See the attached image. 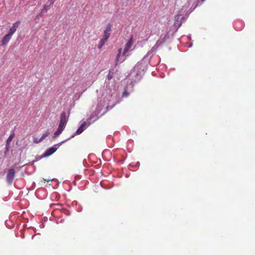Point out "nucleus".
<instances>
[{"label":"nucleus","instance_id":"nucleus-1","mask_svg":"<svg viewBox=\"0 0 255 255\" xmlns=\"http://www.w3.org/2000/svg\"><path fill=\"white\" fill-rule=\"evenodd\" d=\"M112 31V24L109 23L105 29L104 31V33L102 38L101 39L98 45V47L99 49H102V47L104 45L105 43L109 39Z\"/></svg>","mask_w":255,"mask_h":255},{"label":"nucleus","instance_id":"nucleus-2","mask_svg":"<svg viewBox=\"0 0 255 255\" xmlns=\"http://www.w3.org/2000/svg\"><path fill=\"white\" fill-rule=\"evenodd\" d=\"M69 140V138H67L64 140H63L61 141L60 142L54 145L53 146L48 148L47 150H46L43 153V156L48 157L51 154H52L53 153H54L58 148L63 143H64L65 142L67 141V140Z\"/></svg>","mask_w":255,"mask_h":255},{"label":"nucleus","instance_id":"nucleus-3","mask_svg":"<svg viewBox=\"0 0 255 255\" xmlns=\"http://www.w3.org/2000/svg\"><path fill=\"white\" fill-rule=\"evenodd\" d=\"M89 126L87 125L86 121L83 119L79 122V127L76 130V131L73 134L68 138L71 139L74 137L76 135H79L82 133Z\"/></svg>","mask_w":255,"mask_h":255},{"label":"nucleus","instance_id":"nucleus-4","mask_svg":"<svg viewBox=\"0 0 255 255\" xmlns=\"http://www.w3.org/2000/svg\"><path fill=\"white\" fill-rule=\"evenodd\" d=\"M15 175V171L13 168H10L8 170L6 181L8 185H11L14 180Z\"/></svg>","mask_w":255,"mask_h":255},{"label":"nucleus","instance_id":"nucleus-5","mask_svg":"<svg viewBox=\"0 0 255 255\" xmlns=\"http://www.w3.org/2000/svg\"><path fill=\"white\" fill-rule=\"evenodd\" d=\"M69 115V113L67 114L65 112H63L61 113L60 116V123L59 124V126L65 128L68 122Z\"/></svg>","mask_w":255,"mask_h":255},{"label":"nucleus","instance_id":"nucleus-6","mask_svg":"<svg viewBox=\"0 0 255 255\" xmlns=\"http://www.w3.org/2000/svg\"><path fill=\"white\" fill-rule=\"evenodd\" d=\"M85 121L88 126L94 123L96 121V113L93 112L90 115H88L87 118Z\"/></svg>","mask_w":255,"mask_h":255},{"label":"nucleus","instance_id":"nucleus-7","mask_svg":"<svg viewBox=\"0 0 255 255\" xmlns=\"http://www.w3.org/2000/svg\"><path fill=\"white\" fill-rule=\"evenodd\" d=\"M132 44H133V36L131 35L129 39L127 42V43L126 44V46H125V47L124 49V51L123 53V55L124 56L126 55V54L130 48L131 47Z\"/></svg>","mask_w":255,"mask_h":255},{"label":"nucleus","instance_id":"nucleus-8","mask_svg":"<svg viewBox=\"0 0 255 255\" xmlns=\"http://www.w3.org/2000/svg\"><path fill=\"white\" fill-rule=\"evenodd\" d=\"M20 23V21L19 20H18L16 21L15 23H14L12 26L10 28L9 30L8 31V34L9 35H11V36L12 35L15 33L16 31L17 28L19 26V25Z\"/></svg>","mask_w":255,"mask_h":255},{"label":"nucleus","instance_id":"nucleus-9","mask_svg":"<svg viewBox=\"0 0 255 255\" xmlns=\"http://www.w3.org/2000/svg\"><path fill=\"white\" fill-rule=\"evenodd\" d=\"M49 131L48 130H47L42 134V136L39 139H37L36 138L34 139V142L37 143L41 142L43 139H44L46 137H47L49 135Z\"/></svg>","mask_w":255,"mask_h":255},{"label":"nucleus","instance_id":"nucleus-10","mask_svg":"<svg viewBox=\"0 0 255 255\" xmlns=\"http://www.w3.org/2000/svg\"><path fill=\"white\" fill-rule=\"evenodd\" d=\"M11 37L12 36L11 35H9L8 34H7L5 35H4L1 40V45H5L7 44V43L9 42V41L11 38Z\"/></svg>","mask_w":255,"mask_h":255},{"label":"nucleus","instance_id":"nucleus-11","mask_svg":"<svg viewBox=\"0 0 255 255\" xmlns=\"http://www.w3.org/2000/svg\"><path fill=\"white\" fill-rule=\"evenodd\" d=\"M65 128L58 126L57 130L54 133L53 138H55L58 136L63 131Z\"/></svg>","mask_w":255,"mask_h":255},{"label":"nucleus","instance_id":"nucleus-12","mask_svg":"<svg viewBox=\"0 0 255 255\" xmlns=\"http://www.w3.org/2000/svg\"><path fill=\"white\" fill-rule=\"evenodd\" d=\"M122 48H121L119 49L118 50V53L117 55V57H116V64L117 65L118 62H123L125 60H126V58H124L123 60H122V61H120V57L121 56V53H122Z\"/></svg>","mask_w":255,"mask_h":255},{"label":"nucleus","instance_id":"nucleus-13","mask_svg":"<svg viewBox=\"0 0 255 255\" xmlns=\"http://www.w3.org/2000/svg\"><path fill=\"white\" fill-rule=\"evenodd\" d=\"M50 7L51 6H49V4L47 3L44 4L42 9L41 10V13L39 14V16H42L43 13L46 12L47 11V9Z\"/></svg>","mask_w":255,"mask_h":255},{"label":"nucleus","instance_id":"nucleus-14","mask_svg":"<svg viewBox=\"0 0 255 255\" xmlns=\"http://www.w3.org/2000/svg\"><path fill=\"white\" fill-rule=\"evenodd\" d=\"M14 134L13 132L12 131V132L9 136L8 138L7 139L6 143L10 144V142H11V140H12L13 138L14 137Z\"/></svg>","mask_w":255,"mask_h":255},{"label":"nucleus","instance_id":"nucleus-15","mask_svg":"<svg viewBox=\"0 0 255 255\" xmlns=\"http://www.w3.org/2000/svg\"><path fill=\"white\" fill-rule=\"evenodd\" d=\"M10 144H8V143H6V144H5V151H4V155H6L7 154V153L8 152L9 150V148H10Z\"/></svg>","mask_w":255,"mask_h":255},{"label":"nucleus","instance_id":"nucleus-16","mask_svg":"<svg viewBox=\"0 0 255 255\" xmlns=\"http://www.w3.org/2000/svg\"><path fill=\"white\" fill-rule=\"evenodd\" d=\"M43 157H45V156H43V154L41 155L40 156H37L35 157V159L33 161V162H36L37 161L41 159H42Z\"/></svg>","mask_w":255,"mask_h":255},{"label":"nucleus","instance_id":"nucleus-17","mask_svg":"<svg viewBox=\"0 0 255 255\" xmlns=\"http://www.w3.org/2000/svg\"><path fill=\"white\" fill-rule=\"evenodd\" d=\"M113 76V73L110 71L109 74L107 75V78L109 80H110L112 79Z\"/></svg>","mask_w":255,"mask_h":255},{"label":"nucleus","instance_id":"nucleus-18","mask_svg":"<svg viewBox=\"0 0 255 255\" xmlns=\"http://www.w3.org/2000/svg\"><path fill=\"white\" fill-rule=\"evenodd\" d=\"M56 0H48L47 1V3L49 4V6H51L53 5V3Z\"/></svg>","mask_w":255,"mask_h":255},{"label":"nucleus","instance_id":"nucleus-19","mask_svg":"<svg viewBox=\"0 0 255 255\" xmlns=\"http://www.w3.org/2000/svg\"><path fill=\"white\" fill-rule=\"evenodd\" d=\"M129 95V93L127 92V91H125L123 94V97H128Z\"/></svg>","mask_w":255,"mask_h":255},{"label":"nucleus","instance_id":"nucleus-20","mask_svg":"<svg viewBox=\"0 0 255 255\" xmlns=\"http://www.w3.org/2000/svg\"><path fill=\"white\" fill-rule=\"evenodd\" d=\"M99 161L100 163H101V160L100 159H99V160L97 159V161H96L97 164L99 162Z\"/></svg>","mask_w":255,"mask_h":255},{"label":"nucleus","instance_id":"nucleus-21","mask_svg":"<svg viewBox=\"0 0 255 255\" xmlns=\"http://www.w3.org/2000/svg\"><path fill=\"white\" fill-rule=\"evenodd\" d=\"M51 180H52L51 179H48L47 181H51Z\"/></svg>","mask_w":255,"mask_h":255},{"label":"nucleus","instance_id":"nucleus-22","mask_svg":"<svg viewBox=\"0 0 255 255\" xmlns=\"http://www.w3.org/2000/svg\"><path fill=\"white\" fill-rule=\"evenodd\" d=\"M33 238H34V236H32V239H33Z\"/></svg>","mask_w":255,"mask_h":255},{"label":"nucleus","instance_id":"nucleus-23","mask_svg":"<svg viewBox=\"0 0 255 255\" xmlns=\"http://www.w3.org/2000/svg\"><path fill=\"white\" fill-rule=\"evenodd\" d=\"M202 1H204V0H202Z\"/></svg>","mask_w":255,"mask_h":255}]
</instances>
